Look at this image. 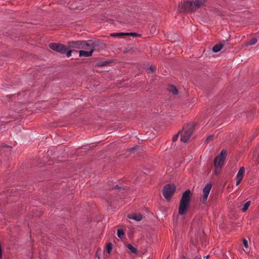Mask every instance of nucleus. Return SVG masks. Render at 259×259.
<instances>
[{
    "instance_id": "f8f14e48",
    "label": "nucleus",
    "mask_w": 259,
    "mask_h": 259,
    "mask_svg": "<svg viewBox=\"0 0 259 259\" xmlns=\"http://www.w3.org/2000/svg\"><path fill=\"white\" fill-rule=\"evenodd\" d=\"M223 46L224 45L222 44H217L213 47L212 50L214 53H218L221 50Z\"/></svg>"
},
{
    "instance_id": "393cba45",
    "label": "nucleus",
    "mask_w": 259,
    "mask_h": 259,
    "mask_svg": "<svg viewBox=\"0 0 259 259\" xmlns=\"http://www.w3.org/2000/svg\"><path fill=\"white\" fill-rule=\"evenodd\" d=\"M150 71H151V72H153V68H152V67L151 66H150L149 67V68L148 69V73H149Z\"/></svg>"
},
{
    "instance_id": "f257e3e1",
    "label": "nucleus",
    "mask_w": 259,
    "mask_h": 259,
    "mask_svg": "<svg viewBox=\"0 0 259 259\" xmlns=\"http://www.w3.org/2000/svg\"><path fill=\"white\" fill-rule=\"evenodd\" d=\"M206 0H195L184 2L179 6L181 11L190 12L199 9L205 3Z\"/></svg>"
},
{
    "instance_id": "b1692460",
    "label": "nucleus",
    "mask_w": 259,
    "mask_h": 259,
    "mask_svg": "<svg viewBox=\"0 0 259 259\" xmlns=\"http://www.w3.org/2000/svg\"><path fill=\"white\" fill-rule=\"evenodd\" d=\"M213 137V135H210L207 137L206 141H208L209 139H211Z\"/></svg>"
},
{
    "instance_id": "4be33fe9",
    "label": "nucleus",
    "mask_w": 259,
    "mask_h": 259,
    "mask_svg": "<svg viewBox=\"0 0 259 259\" xmlns=\"http://www.w3.org/2000/svg\"><path fill=\"white\" fill-rule=\"evenodd\" d=\"M178 138H179L178 134L174 135L172 137L173 141H176L178 139Z\"/></svg>"
},
{
    "instance_id": "6ab92c4d",
    "label": "nucleus",
    "mask_w": 259,
    "mask_h": 259,
    "mask_svg": "<svg viewBox=\"0 0 259 259\" xmlns=\"http://www.w3.org/2000/svg\"><path fill=\"white\" fill-rule=\"evenodd\" d=\"M125 35L132 36H140V34H138L137 33H135V32L125 33Z\"/></svg>"
},
{
    "instance_id": "c756f323",
    "label": "nucleus",
    "mask_w": 259,
    "mask_h": 259,
    "mask_svg": "<svg viewBox=\"0 0 259 259\" xmlns=\"http://www.w3.org/2000/svg\"><path fill=\"white\" fill-rule=\"evenodd\" d=\"M183 259H187V258L185 256H184V257H183Z\"/></svg>"
},
{
    "instance_id": "f03ea898",
    "label": "nucleus",
    "mask_w": 259,
    "mask_h": 259,
    "mask_svg": "<svg viewBox=\"0 0 259 259\" xmlns=\"http://www.w3.org/2000/svg\"><path fill=\"white\" fill-rule=\"evenodd\" d=\"M190 190L187 189L183 194L182 197L180 200L179 214L183 215L185 214L187 212L190 202Z\"/></svg>"
},
{
    "instance_id": "bb28decb",
    "label": "nucleus",
    "mask_w": 259,
    "mask_h": 259,
    "mask_svg": "<svg viewBox=\"0 0 259 259\" xmlns=\"http://www.w3.org/2000/svg\"><path fill=\"white\" fill-rule=\"evenodd\" d=\"M193 259H201L200 256H196Z\"/></svg>"
},
{
    "instance_id": "aec40b11",
    "label": "nucleus",
    "mask_w": 259,
    "mask_h": 259,
    "mask_svg": "<svg viewBox=\"0 0 259 259\" xmlns=\"http://www.w3.org/2000/svg\"><path fill=\"white\" fill-rule=\"evenodd\" d=\"M107 251L108 253H111V251L112 250V244L111 243H109L107 245Z\"/></svg>"
},
{
    "instance_id": "39448f33",
    "label": "nucleus",
    "mask_w": 259,
    "mask_h": 259,
    "mask_svg": "<svg viewBox=\"0 0 259 259\" xmlns=\"http://www.w3.org/2000/svg\"><path fill=\"white\" fill-rule=\"evenodd\" d=\"M92 40L69 41L67 43L68 49L70 48L76 49H87L92 44Z\"/></svg>"
},
{
    "instance_id": "9b49d317",
    "label": "nucleus",
    "mask_w": 259,
    "mask_h": 259,
    "mask_svg": "<svg viewBox=\"0 0 259 259\" xmlns=\"http://www.w3.org/2000/svg\"><path fill=\"white\" fill-rule=\"evenodd\" d=\"M94 50H92L90 51H79V55L80 57H90L92 55Z\"/></svg>"
},
{
    "instance_id": "9d476101",
    "label": "nucleus",
    "mask_w": 259,
    "mask_h": 259,
    "mask_svg": "<svg viewBox=\"0 0 259 259\" xmlns=\"http://www.w3.org/2000/svg\"><path fill=\"white\" fill-rule=\"evenodd\" d=\"M128 218L130 219H132L138 222L141 221L143 219L142 215L139 213L128 214Z\"/></svg>"
},
{
    "instance_id": "0eeeda50",
    "label": "nucleus",
    "mask_w": 259,
    "mask_h": 259,
    "mask_svg": "<svg viewBox=\"0 0 259 259\" xmlns=\"http://www.w3.org/2000/svg\"><path fill=\"white\" fill-rule=\"evenodd\" d=\"M184 133L181 136V141L187 143L190 139L193 133L192 127L190 126H187L183 128Z\"/></svg>"
},
{
    "instance_id": "dca6fc26",
    "label": "nucleus",
    "mask_w": 259,
    "mask_h": 259,
    "mask_svg": "<svg viewBox=\"0 0 259 259\" xmlns=\"http://www.w3.org/2000/svg\"><path fill=\"white\" fill-rule=\"evenodd\" d=\"M250 204H251V202L250 201H248L247 202H246L243 205V208H242V211L243 212H245L248 208V207H249V206L250 205Z\"/></svg>"
},
{
    "instance_id": "5701e85b",
    "label": "nucleus",
    "mask_w": 259,
    "mask_h": 259,
    "mask_svg": "<svg viewBox=\"0 0 259 259\" xmlns=\"http://www.w3.org/2000/svg\"><path fill=\"white\" fill-rule=\"evenodd\" d=\"M138 147L137 146V147H133V148H131L130 149H128V151L129 152H133V151H134L136 149H137V148H138Z\"/></svg>"
},
{
    "instance_id": "412c9836",
    "label": "nucleus",
    "mask_w": 259,
    "mask_h": 259,
    "mask_svg": "<svg viewBox=\"0 0 259 259\" xmlns=\"http://www.w3.org/2000/svg\"><path fill=\"white\" fill-rule=\"evenodd\" d=\"M243 245H244V247L245 248H247L248 247L247 241L246 239H243Z\"/></svg>"
},
{
    "instance_id": "cd10ccee",
    "label": "nucleus",
    "mask_w": 259,
    "mask_h": 259,
    "mask_svg": "<svg viewBox=\"0 0 259 259\" xmlns=\"http://www.w3.org/2000/svg\"><path fill=\"white\" fill-rule=\"evenodd\" d=\"M3 147H8V148H12L10 146H9V145H4Z\"/></svg>"
},
{
    "instance_id": "4468645a",
    "label": "nucleus",
    "mask_w": 259,
    "mask_h": 259,
    "mask_svg": "<svg viewBox=\"0 0 259 259\" xmlns=\"http://www.w3.org/2000/svg\"><path fill=\"white\" fill-rule=\"evenodd\" d=\"M126 247L134 254H137L138 250L136 248L133 246L132 245L130 244H128L126 245Z\"/></svg>"
},
{
    "instance_id": "a878e982",
    "label": "nucleus",
    "mask_w": 259,
    "mask_h": 259,
    "mask_svg": "<svg viewBox=\"0 0 259 259\" xmlns=\"http://www.w3.org/2000/svg\"><path fill=\"white\" fill-rule=\"evenodd\" d=\"M120 189V187L118 185H116L114 186V187H113L112 189Z\"/></svg>"
},
{
    "instance_id": "1a4fd4ad",
    "label": "nucleus",
    "mask_w": 259,
    "mask_h": 259,
    "mask_svg": "<svg viewBox=\"0 0 259 259\" xmlns=\"http://www.w3.org/2000/svg\"><path fill=\"white\" fill-rule=\"evenodd\" d=\"M245 174V168L241 167L236 176V185L238 186L242 180Z\"/></svg>"
},
{
    "instance_id": "f3484780",
    "label": "nucleus",
    "mask_w": 259,
    "mask_h": 259,
    "mask_svg": "<svg viewBox=\"0 0 259 259\" xmlns=\"http://www.w3.org/2000/svg\"><path fill=\"white\" fill-rule=\"evenodd\" d=\"M110 35L112 37H120L125 35V33L120 32V33H113L110 34Z\"/></svg>"
},
{
    "instance_id": "20e7f679",
    "label": "nucleus",
    "mask_w": 259,
    "mask_h": 259,
    "mask_svg": "<svg viewBox=\"0 0 259 259\" xmlns=\"http://www.w3.org/2000/svg\"><path fill=\"white\" fill-rule=\"evenodd\" d=\"M227 151L223 149L220 153L215 157L214 159V166L215 168V174L218 175L222 168L227 156Z\"/></svg>"
},
{
    "instance_id": "a211bd4d",
    "label": "nucleus",
    "mask_w": 259,
    "mask_h": 259,
    "mask_svg": "<svg viewBox=\"0 0 259 259\" xmlns=\"http://www.w3.org/2000/svg\"><path fill=\"white\" fill-rule=\"evenodd\" d=\"M124 235V232L122 229H118L117 230V236L119 238H122Z\"/></svg>"
},
{
    "instance_id": "6e6552de",
    "label": "nucleus",
    "mask_w": 259,
    "mask_h": 259,
    "mask_svg": "<svg viewBox=\"0 0 259 259\" xmlns=\"http://www.w3.org/2000/svg\"><path fill=\"white\" fill-rule=\"evenodd\" d=\"M212 188V184L208 183L205 185L202 190L203 195L201 199V201L203 204H206L208 196L210 193Z\"/></svg>"
},
{
    "instance_id": "ddd939ff",
    "label": "nucleus",
    "mask_w": 259,
    "mask_h": 259,
    "mask_svg": "<svg viewBox=\"0 0 259 259\" xmlns=\"http://www.w3.org/2000/svg\"><path fill=\"white\" fill-rule=\"evenodd\" d=\"M167 90L174 95H177L178 91L177 89L173 85H170L167 87Z\"/></svg>"
},
{
    "instance_id": "423d86ee",
    "label": "nucleus",
    "mask_w": 259,
    "mask_h": 259,
    "mask_svg": "<svg viewBox=\"0 0 259 259\" xmlns=\"http://www.w3.org/2000/svg\"><path fill=\"white\" fill-rule=\"evenodd\" d=\"M176 191V186L174 184H167L164 186L162 193L164 198L169 200Z\"/></svg>"
},
{
    "instance_id": "7ed1b4c3",
    "label": "nucleus",
    "mask_w": 259,
    "mask_h": 259,
    "mask_svg": "<svg viewBox=\"0 0 259 259\" xmlns=\"http://www.w3.org/2000/svg\"><path fill=\"white\" fill-rule=\"evenodd\" d=\"M49 48L53 51L58 52L61 54H66L67 57L71 56L74 50H69L68 45L66 46L60 43L52 42L49 44Z\"/></svg>"
},
{
    "instance_id": "2eb2a0df",
    "label": "nucleus",
    "mask_w": 259,
    "mask_h": 259,
    "mask_svg": "<svg viewBox=\"0 0 259 259\" xmlns=\"http://www.w3.org/2000/svg\"><path fill=\"white\" fill-rule=\"evenodd\" d=\"M257 42L256 38H253L249 40L246 44V46L254 45Z\"/></svg>"
},
{
    "instance_id": "c85d7f7f",
    "label": "nucleus",
    "mask_w": 259,
    "mask_h": 259,
    "mask_svg": "<svg viewBox=\"0 0 259 259\" xmlns=\"http://www.w3.org/2000/svg\"><path fill=\"white\" fill-rule=\"evenodd\" d=\"M208 257H209V255H206V256H204V258H206V259H207Z\"/></svg>"
}]
</instances>
